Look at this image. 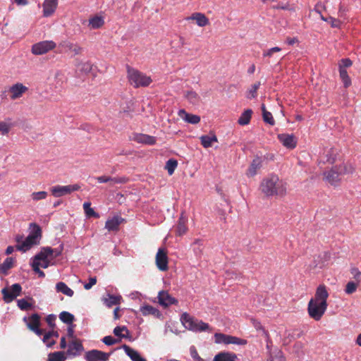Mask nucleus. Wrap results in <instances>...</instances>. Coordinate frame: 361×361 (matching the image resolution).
Segmentation results:
<instances>
[{"label": "nucleus", "mask_w": 361, "mask_h": 361, "mask_svg": "<svg viewBox=\"0 0 361 361\" xmlns=\"http://www.w3.org/2000/svg\"><path fill=\"white\" fill-rule=\"evenodd\" d=\"M259 191L267 197H285L288 192V183L276 174L264 178L259 184Z\"/></svg>", "instance_id": "f257e3e1"}, {"label": "nucleus", "mask_w": 361, "mask_h": 361, "mask_svg": "<svg viewBox=\"0 0 361 361\" xmlns=\"http://www.w3.org/2000/svg\"><path fill=\"white\" fill-rule=\"evenodd\" d=\"M329 293L324 285H319L315 292L314 298L308 303L307 311L310 317L315 321L321 319L327 309Z\"/></svg>", "instance_id": "f03ea898"}, {"label": "nucleus", "mask_w": 361, "mask_h": 361, "mask_svg": "<svg viewBox=\"0 0 361 361\" xmlns=\"http://www.w3.org/2000/svg\"><path fill=\"white\" fill-rule=\"evenodd\" d=\"M30 232L25 238L23 235L18 234L15 237L17 243L16 249L21 252L29 250L33 245H37L42 237V229L37 224H30Z\"/></svg>", "instance_id": "7ed1b4c3"}, {"label": "nucleus", "mask_w": 361, "mask_h": 361, "mask_svg": "<svg viewBox=\"0 0 361 361\" xmlns=\"http://www.w3.org/2000/svg\"><path fill=\"white\" fill-rule=\"evenodd\" d=\"M354 171L350 164L343 163L335 166L331 170L324 173V179L331 185H336L341 180V176L344 174L352 173Z\"/></svg>", "instance_id": "20e7f679"}, {"label": "nucleus", "mask_w": 361, "mask_h": 361, "mask_svg": "<svg viewBox=\"0 0 361 361\" xmlns=\"http://www.w3.org/2000/svg\"><path fill=\"white\" fill-rule=\"evenodd\" d=\"M127 77L130 84L135 88L147 87L152 82L151 77L129 66L127 67Z\"/></svg>", "instance_id": "39448f33"}, {"label": "nucleus", "mask_w": 361, "mask_h": 361, "mask_svg": "<svg viewBox=\"0 0 361 361\" xmlns=\"http://www.w3.org/2000/svg\"><path fill=\"white\" fill-rule=\"evenodd\" d=\"M80 186L78 184L68 185H56L51 188L50 190L53 196L60 197L80 190Z\"/></svg>", "instance_id": "423d86ee"}, {"label": "nucleus", "mask_w": 361, "mask_h": 361, "mask_svg": "<svg viewBox=\"0 0 361 361\" xmlns=\"http://www.w3.org/2000/svg\"><path fill=\"white\" fill-rule=\"evenodd\" d=\"M215 342L216 343H224V344H237V345H245L247 343V341L244 339L239 338L235 336L226 335L221 333H216L214 335Z\"/></svg>", "instance_id": "0eeeda50"}, {"label": "nucleus", "mask_w": 361, "mask_h": 361, "mask_svg": "<svg viewBox=\"0 0 361 361\" xmlns=\"http://www.w3.org/2000/svg\"><path fill=\"white\" fill-rule=\"evenodd\" d=\"M62 252V248L61 249H52L50 247H42L39 253L37 254V259H43L46 260L47 262H49L51 264V262L59 257Z\"/></svg>", "instance_id": "6e6552de"}, {"label": "nucleus", "mask_w": 361, "mask_h": 361, "mask_svg": "<svg viewBox=\"0 0 361 361\" xmlns=\"http://www.w3.org/2000/svg\"><path fill=\"white\" fill-rule=\"evenodd\" d=\"M56 47V43L53 41H42L36 43L32 47V53L35 55L44 54Z\"/></svg>", "instance_id": "1a4fd4ad"}, {"label": "nucleus", "mask_w": 361, "mask_h": 361, "mask_svg": "<svg viewBox=\"0 0 361 361\" xmlns=\"http://www.w3.org/2000/svg\"><path fill=\"white\" fill-rule=\"evenodd\" d=\"M28 91V87L23 83L17 82L11 85L8 89V94L11 100L18 99Z\"/></svg>", "instance_id": "9d476101"}, {"label": "nucleus", "mask_w": 361, "mask_h": 361, "mask_svg": "<svg viewBox=\"0 0 361 361\" xmlns=\"http://www.w3.org/2000/svg\"><path fill=\"white\" fill-rule=\"evenodd\" d=\"M22 288L19 283H15L11 286L10 289L3 288L1 293L4 299L6 302L13 301L21 292Z\"/></svg>", "instance_id": "9b49d317"}, {"label": "nucleus", "mask_w": 361, "mask_h": 361, "mask_svg": "<svg viewBox=\"0 0 361 361\" xmlns=\"http://www.w3.org/2000/svg\"><path fill=\"white\" fill-rule=\"evenodd\" d=\"M111 353H104L98 350H91L85 354V359L87 361H107Z\"/></svg>", "instance_id": "f8f14e48"}, {"label": "nucleus", "mask_w": 361, "mask_h": 361, "mask_svg": "<svg viewBox=\"0 0 361 361\" xmlns=\"http://www.w3.org/2000/svg\"><path fill=\"white\" fill-rule=\"evenodd\" d=\"M156 265L160 271L168 270V256L165 249L159 248L156 255Z\"/></svg>", "instance_id": "ddd939ff"}, {"label": "nucleus", "mask_w": 361, "mask_h": 361, "mask_svg": "<svg viewBox=\"0 0 361 361\" xmlns=\"http://www.w3.org/2000/svg\"><path fill=\"white\" fill-rule=\"evenodd\" d=\"M49 265V262H47L46 260L43 259H37V255L33 257L32 262L31 263L33 271L38 274L39 277H44L45 276L44 271L40 270V267L47 269Z\"/></svg>", "instance_id": "4468645a"}, {"label": "nucleus", "mask_w": 361, "mask_h": 361, "mask_svg": "<svg viewBox=\"0 0 361 361\" xmlns=\"http://www.w3.org/2000/svg\"><path fill=\"white\" fill-rule=\"evenodd\" d=\"M132 139L137 143L147 145H154L157 142L155 137L142 133L133 134Z\"/></svg>", "instance_id": "2eb2a0df"}, {"label": "nucleus", "mask_w": 361, "mask_h": 361, "mask_svg": "<svg viewBox=\"0 0 361 361\" xmlns=\"http://www.w3.org/2000/svg\"><path fill=\"white\" fill-rule=\"evenodd\" d=\"M278 139L288 149H294L296 147L297 140L293 134H279Z\"/></svg>", "instance_id": "dca6fc26"}, {"label": "nucleus", "mask_w": 361, "mask_h": 361, "mask_svg": "<svg viewBox=\"0 0 361 361\" xmlns=\"http://www.w3.org/2000/svg\"><path fill=\"white\" fill-rule=\"evenodd\" d=\"M158 300L159 303L164 307L178 303V300L165 290H161L159 293Z\"/></svg>", "instance_id": "f3484780"}, {"label": "nucleus", "mask_w": 361, "mask_h": 361, "mask_svg": "<svg viewBox=\"0 0 361 361\" xmlns=\"http://www.w3.org/2000/svg\"><path fill=\"white\" fill-rule=\"evenodd\" d=\"M97 180L100 183H108L110 186L116 184H121L127 182L128 179L125 177H111L108 176H102L96 178Z\"/></svg>", "instance_id": "a211bd4d"}, {"label": "nucleus", "mask_w": 361, "mask_h": 361, "mask_svg": "<svg viewBox=\"0 0 361 361\" xmlns=\"http://www.w3.org/2000/svg\"><path fill=\"white\" fill-rule=\"evenodd\" d=\"M58 6V0H44L43 3V16L49 17L54 14Z\"/></svg>", "instance_id": "6ab92c4d"}, {"label": "nucleus", "mask_w": 361, "mask_h": 361, "mask_svg": "<svg viewBox=\"0 0 361 361\" xmlns=\"http://www.w3.org/2000/svg\"><path fill=\"white\" fill-rule=\"evenodd\" d=\"M181 322L190 330L197 331V326L199 320L194 319L190 314L185 312L181 315Z\"/></svg>", "instance_id": "aec40b11"}, {"label": "nucleus", "mask_w": 361, "mask_h": 361, "mask_svg": "<svg viewBox=\"0 0 361 361\" xmlns=\"http://www.w3.org/2000/svg\"><path fill=\"white\" fill-rule=\"evenodd\" d=\"M187 222H188V217L185 215V212H181L180 216L179 217L177 227H176V234L178 235H184L187 231Z\"/></svg>", "instance_id": "412c9836"}, {"label": "nucleus", "mask_w": 361, "mask_h": 361, "mask_svg": "<svg viewBox=\"0 0 361 361\" xmlns=\"http://www.w3.org/2000/svg\"><path fill=\"white\" fill-rule=\"evenodd\" d=\"M185 19L186 20H195L200 27H204L209 24V19L202 13H194Z\"/></svg>", "instance_id": "4be33fe9"}, {"label": "nucleus", "mask_w": 361, "mask_h": 361, "mask_svg": "<svg viewBox=\"0 0 361 361\" xmlns=\"http://www.w3.org/2000/svg\"><path fill=\"white\" fill-rule=\"evenodd\" d=\"M123 220L121 216H115L106 221L105 228L109 231H118L119 225Z\"/></svg>", "instance_id": "5701e85b"}, {"label": "nucleus", "mask_w": 361, "mask_h": 361, "mask_svg": "<svg viewBox=\"0 0 361 361\" xmlns=\"http://www.w3.org/2000/svg\"><path fill=\"white\" fill-rule=\"evenodd\" d=\"M178 114L183 120L191 124H197L200 121L199 116L188 114L184 109H180Z\"/></svg>", "instance_id": "b1692460"}, {"label": "nucleus", "mask_w": 361, "mask_h": 361, "mask_svg": "<svg viewBox=\"0 0 361 361\" xmlns=\"http://www.w3.org/2000/svg\"><path fill=\"white\" fill-rule=\"evenodd\" d=\"M122 348L132 361H147L146 359L142 357L137 350L133 349L130 346L124 344L123 345Z\"/></svg>", "instance_id": "393cba45"}, {"label": "nucleus", "mask_w": 361, "mask_h": 361, "mask_svg": "<svg viewBox=\"0 0 361 361\" xmlns=\"http://www.w3.org/2000/svg\"><path fill=\"white\" fill-rule=\"evenodd\" d=\"M262 159L260 157L255 158L250 164L247 171V175L250 177L255 176L258 170L262 167Z\"/></svg>", "instance_id": "a878e982"}, {"label": "nucleus", "mask_w": 361, "mask_h": 361, "mask_svg": "<svg viewBox=\"0 0 361 361\" xmlns=\"http://www.w3.org/2000/svg\"><path fill=\"white\" fill-rule=\"evenodd\" d=\"M104 24V19L100 16H94L88 20V27L90 30H96L102 27Z\"/></svg>", "instance_id": "bb28decb"}, {"label": "nucleus", "mask_w": 361, "mask_h": 361, "mask_svg": "<svg viewBox=\"0 0 361 361\" xmlns=\"http://www.w3.org/2000/svg\"><path fill=\"white\" fill-rule=\"evenodd\" d=\"M23 320L27 323V328L31 331L39 327L40 317L38 314H33L28 319L24 317Z\"/></svg>", "instance_id": "cd10ccee"}, {"label": "nucleus", "mask_w": 361, "mask_h": 361, "mask_svg": "<svg viewBox=\"0 0 361 361\" xmlns=\"http://www.w3.org/2000/svg\"><path fill=\"white\" fill-rule=\"evenodd\" d=\"M82 350L83 347L81 342L78 339H75L70 343L67 353L69 355H76Z\"/></svg>", "instance_id": "c85d7f7f"}, {"label": "nucleus", "mask_w": 361, "mask_h": 361, "mask_svg": "<svg viewBox=\"0 0 361 361\" xmlns=\"http://www.w3.org/2000/svg\"><path fill=\"white\" fill-rule=\"evenodd\" d=\"M237 356L235 353L228 352H221L216 355L213 361H235Z\"/></svg>", "instance_id": "c756f323"}, {"label": "nucleus", "mask_w": 361, "mask_h": 361, "mask_svg": "<svg viewBox=\"0 0 361 361\" xmlns=\"http://www.w3.org/2000/svg\"><path fill=\"white\" fill-rule=\"evenodd\" d=\"M140 312L144 316L153 315L155 317H159L161 315L158 309L149 305L141 307Z\"/></svg>", "instance_id": "7c9ffc66"}, {"label": "nucleus", "mask_w": 361, "mask_h": 361, "mask_svg": "<svg viewBox=\"0 0 361 361\" xmlns=\"http://www.w3.org/2000/svg\"><path fill=\"white\" fill-rule=\"evenodd\" d=\"M252 109H246L244 111L238 120V123L240 126H246L250 123L252 115Z\"/></svg>", "instance_id": "2f4dec72"}, {"label": "nucleus", "mask_w": 361, "mask_h": 361, "mask_svg": "<svg viewBox=\"0 0 361 361\" xmlns=\"http://www.w3.org/2000/svg\"><path fill=\"white\" fill-rule=\"evenodd\" d=\"M108 297L106 298H104V303L108 307H111L113 305H119L121 303V300H122L121 296L120 295H114L108 294Z\"/></svg>", "instance_id": "473e14b6"}, {"label": "nucleus", "mask_w": 361, "mask_h": 361, "mask_svg": "<svg viewBox=\"0 0 361 361\" xmlns=\"http://www.w3.org/2000/svg\"><path fill=\"white\" fill-rule=\"evenodd\" d=\"M56 290L57 292L62 293L63 294L72 297L74 294V292L72 289H71L65 283L59 282L56 285Z\"/></svg>", "instance_id": "72a5a7b5"}, {"label": "nucleus", "mask_w": 361, "mask_h": 361, "mask_svg": "<svg viewBox=\"0 0 361 361\" xmlns=\"http://www.w3.org/2000/svg\"><path fill=\"white\" fill-rule=\"evenodd\" d=\"M54 337H59V334L57 331H51L44 334L42 341L44 343H46V345L48 348H51L56 343V341L54 339H52L51 341H48V339H51Z\"/></svg>", "instance_id": "f704fd0d"}, {"label": "nucleus", "mask_w": 361, "mask_h": 361, "mask_svg": "<svg viewBox=\"0 0 361 361\" xmlns=\"http://www.w3.org/2000/svg\"><path fill=\"white\" fill-rule=\"evenodd\" d=\"M201 144L204 148L212 147L214 142H217V137L215 135H202L200 137Z\"/></svg>", "instance_id": "c9c22d12"}, {"label": "nucleus", "mask_w": 361, "mask_h": 361, "mask_svg": "<svg viewBox=\"0 0 361 361\" xmlns=\"http://www.w3.org/2000/svg\"><path fill=\"white\" fill-rule=\"evenodd\" d=\"M63 46L66 51H69L75 55L80 54L82 51V48L80 46L71 42H64Z\"/></svg>", "instance_id": "e433bc0d"}, {"label": "nucleus", "mask_w": 361, "mask_h": 361, "mask_svg": "<svg viewBox=\"0 0 361 361\" xmlns=\"http://www.w3.org/2000/svg\"><path fill=\"white\" fill-rule=\"evenodd\" d=\"M66 357L63 351L51 353L48 355L47 361H65Z\"/></svg>", "instance_id": "4c0bfd02"}, {"label": "nucleus", "mask_w": 361, "mask_h": 361, "mask_svg": "<svg viewBox=\"0 0 361 361\" xmlns=\"http://www.w3.org/2000/svg\"><path fill=\"white\" fill-rule=\"evenodd\" d=\"M185 97L190 103L194 105L197 104L200 100V96L194 91H188L185 94Z\"/></svg>", "instance_id": "58836bf2"}, {"label": "nucleus", "mask_w": 361, "mask_h": 361, "mask_svg": "<svg viewBox=\"0 0 361 361\" xmlns=\"http://www.w3.org/2000/svg\"><path fill=\"white\" fill-rule=\"evenodd\" d=\"M83 209L85 213V215L87 217H95L99 218V215L96 213L92 208H91V203L89 202H85L83 204Z\"/></svg>", "instance_id": "ea45409f"}, {"label": "nucleus", "mask_w": 361, "mask_h": 361, "mask_svg": "<svg viewBox=\"0 0 361 361\" xmlns=\"http://www.w3.org/2000/svg\"><path fill=\"white\" fill-rule=\"evenodd\" d=\"M60 319L67 324H71L74 321V316L66 311H63L59 314Z\"/></svg>", "instance_id": "a19ab883"}, {"label": "nucleus", "mask_w": 361, "mask_h": 361, "mask_svg": "<svg viewBox=\"0 0 361 361\" xmlns=\"http://www.w3.org/2000/svg\"><path fill=\"white\" fill-rule=\"evenodd\" d=\"M14 259L12 257H7L5 261L0 264V271L6 273L13 265Z\"/></svg>", "instance_id": "79ce46f5"}, {"label": "nucleus", "mask_w": 361, "mask_h": 361, "mask_svg": "<svg viewBox=\"0 0 361 361\" xmlns=\"http://www.w3.org/2000/svg\"><path fill=\"white\" fill-rule=\"evenodd\" d=\"M78 69L80 72L87 74L92 70V63L89 61L80 62L78 64Z\"/></svg>", "instance_id": "37998d69"}, {"label": "nucleus", "mask_w": 361, "mask_h": 361, "mask_svg": "<svg viewBox=\"0 0 361 361\" xmlns=\"http://www.w3.org/2000/svg\"><path fill=\"white\" fill-rule=\"evenodd\" d=\"M177 166V161L173 159H170L166 161L165 169L167 170L169 175H172L174 173Z\"/></svg>", "instance_id": "c03bdc74"}, {"label": "nucleus", "mask_w": 361, "mask_h": 361, "mask_svg": "<svg viewBox=\"0 0 361 361\" xmlns=\"http://www.w3.org/2000/svg\"><path fill=\"white\" fill-rule=\"evenodd\" d=\"M48 196V192L46 191L33 192L31 195V199L34 202L45 200Z\"/></svg>", "instance_id": "a18cd8bd"}, {"label": "nucleus", "mask_w": 361, "mask_h": 361, "mask_svg": "<svg viewBox=\"0 0 361 361\" xmlns=\"http://www.w3.org/2000/svg\"><path fill=\"white\" fill-rule=\"evenodd\" d=\"M340 77L342 80L344 87H348L351 85V80L347 73L346 70H341L339 71Z\"/></svg>", "instance_id": "49530a36"}, {"label": "nucleus", "mask_w": 361, "mask_h": 361, "mask_svg": "<svg viewBox=\"0 0 361 361\" xmlns=\"http://www.w3.org/2000/svg\"><path fill=\"white\" fill-rule=\"evenodd\" d=\"M261 85L260 82H257L253 84L251 88L247 91V97L248 99L255 98L257 97V91Z\"/></svg>", "instance_id": "de8ad7c7"}, {"label": "nucleus", "mask_w": 361, "mask_h": 361, "mask_svg": "<svg viewBox=\"0 0 361 361\" xmlns=\"http://www.w3.org/2000/svg\"><path fill=\"white\" fill-rule=\"evenodd\" d=\"M358 283L354 281H350L346 284L345 292L350 295L355 293L357 288Z\"/></svg>", "instance_id": "09e8293b"}, {"label": "nucleus", "mask_w": 361, "mask_h": 361, "mask_svg": "<svg viewBox=\"0 0 361 361\" xmlns=\"http://www.w3.org/2000/svg\"><path fill=\"white\" fill-rule=\"evenodd\" d=\"M12 127L11 123L6 122V121H1L0 122V133L1 135H4L9 133L11 128Z\"/></svg>", "instance_id": "8fccbe9b"}, {"label": "nucleus", "mask_w": 361, "mask_h": 361, "mask_svg": "<svg viewBox=\"0 0 361 361\" xmlns=\"http://www.w3.org/2000/svg\"><path fill=\"white\" fill-rule=\"evenodd\" d=\"M353 62L350 59H342L338 63L339 71L346 70L352 66Z\"/></svg>", "instance_id": "3c124183"}, {"label": "nucleus", "mask_w": 361, "mask_h": 361, "mask_svg": "<svg viewBox=\"0 0 361 361\" xmlns=\"http://www.w3.org/2000/svg\"><path fill=\"white\" fill-rule=\"evenodd\" d=\"M262 117L265 123L271 126H274L275 124V121L272 116L271 113H270L269 111L264 112V114H262Z\"/></svg>", "instance_id": "603ef678"}, {"label": "nucleus", "mask_w": 361, "mask_h": 361, "mask_svg": "<svg viewBox=\"0 0 361 361\" xmlns=\"http://www.w3.org/2000/svg\"><path fill=\"white\" fill-rule=\"evenodd\" d=\"M122 331H126V333L128 334V329L125 326H116L114 329V334L116 336H119V337H121V338H126L127 337V336L124 335V334H122Z\"/></svg>", "instance_id": "864d4df0"}, {"label": "nucleus", "mask_w": 361, "mask_h": 361, "mask_svg": "<svg viewBox=\"0 0 361 361\" xmlns=\"http://www.w3.org/2000/svg\"><path fill=\"white\" fill-rule=\"evenodd\" d=\"M269 361H285L283 353L281 351H276L271 355Z\"/></svg>", "instance_id": "5fc2aeb1"}, {"label": "nucleus", "mask_w": 361, "mask_h": 361, "mask_svg": "<svg viewBox=\"0 0 361 361\" xmlns=\"http://www.w3.org/2000/svg\"><path fill=\"white\" fill-rule=\"evenodd\" d=\"M18 306L22 310H27L31 307V304L25 299H20L18 300Z\"/></svg>", "instance_id": "6e6d98bb"}, {"label": "nucleus", "mask_w": 361, "mask_h": 361, "mask_svg": "<svg viewBox=\"0 0 361 361\" xmlns=\"http://www.w3.org/2000/svg\"><path fill=\"white\" fill-rule=\"evenodd\" d=\"M281 50V49L279 47H274L273 48H271L268 49L267 51H264L263 53L264 57H271L272 54L275 52H279Z\"/></svg>", "instance_id": "4d7b16f0"}, {"label": "nucleus", "mask_w": 361, "mask_h": 361, "mask_svg": "<svg viewBox=\"0 0 361 361\" xmlns=\"http://www.w3.org/2000/svg\"><path fill=\"white\" fill-rule=\"evenodd\" d=\"M102 341L106 345H112L118 342L116 339H115L111 336L104 337Z\"/></svg>", "instance_id": "13d9d810"}, {"label": "nucleus", "mask_w": 361, "mask_h": 361, "mask_svg": "<svg viewBox=\"0 0 361 361\" xmlns=\"http://www.w3.org/2000/svg\"><path fill=\"white\" fill-rule=\"evenodd\" d=\"M209 326L208 324L203 322L202 321H199L197 326V331H204L209 330Z\"/></svg>", "instance_id": "bf43d9fd"}, {"label": "nucleus", "mask_w": 361, "mask_h": 361, "mask_svg": "<svg viewBox=\"0 0 361 361\" xmlns=\"http://www.w3.org/2000/svg\"><path fill=\"white\" fill-rule=\"evenodd\" d=\"M97 283V278L94 277H90L89 279V282L85 283L84 285V288L86 290H90L94 285H95Z\"/></svg>", "instance_id": "052dcab7"}, {"label": "nucleus", "mask_w": 361, "mask_h": 361, "mask_svg": "<svg viewBox=\"0 0 361 361\" xmlns=\"http://www.w3.org/2000/svg\"><path fill=\"white\" fill-rule=\"evenodd\" d=\"M55 320L56 316L54 314H49L46 318V322L52 328L55 326Z\"/></svg>", "instance_id": "680f3d73"}, {"label": "nucleus", "mask_w": 361, "mask_h": 361, "mask_svg": "<svg viewBox=\"0 0 361 361\" xmlns=\"http://www.w3.org/2000/svg\"><path fill=\"white\" fill-rule=\"evenodd\" d=\"M329 22L330 23L331 26L332 27H340L341 21L339 20L334 18L333 17H329Z\"/></svg>", "instance_id": "e2e57ef3"}, {"label": "nucleus", "mask_w": 361, "mask_h": 361, "mask_svg": "<svg viewBox=\"0 0 361 361\" xmlns=\"http://www.w3.org/2000/svg\"><path fill=\"white\" fill-rule=\"evenodd\" d=\"M326 157V161L329 164H333L335 161L336 157L333 150L328 152Z\"/></svg>", "instance_id": "0e129e2a"}, {"label": "nucleus", "mask_w": 361, "mask_h": 361, "mask_svg": "<svg viewBox=\"0 0 361 361\" xmlns=\"http://www.w3.org/2000/svg\"><path fill=\"white\" fill-rule=\"evenodd\" d=\"M325 9V6L321 4H317L314 7V11L321 15L322 10Z\"/></svg>", "instance_id": "69168bd1"}, {"label": "nucleus", "mask_w": 361, "mask_h": 361, "mask_svg": "<svg viewBox=\"0 0 361 361\" xmlns=\"http://www.w3.org/2000/svg\"><path fill=\"white\" fill-rule=\"evenodd\" d=\"M351 273H352V274H353L354 278H355V279H359V277H360V275H361L360 271L357 269H355V268L352 269Z\"/></svg>", "instance_id": "338daca9"}, {"label": "nucleus", "mask_w": 361, "mask_h": 361, "mask_svg": "<svg viewBox=\"0 0 361 361\" xmlns=\"http://www.w3.org/2000/svg\"><path fill=\"white\" fill-rule=\"evenodd\" d=\"M298 40L296 37H293V38H290V37H288L287 39H286V42L289 44V45H293L295 43L298 42Z\"/></svg>", "instance_id": "774afa93"}]
</instances>
